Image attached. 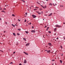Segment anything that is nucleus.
I'll return each mask as SVG.
<instances>
[{
  "instance_id": "f257e3e1",
  "label": "nucleus",
  "mask_w": 65,
  "mask_h": 65,
  "mask_svg": "<svg viewBox=\"0 0 65 65\" xmlns=\"http://www.w3.org/2000/svg\"><path fill=\"white\" fill-rule=\"evenodd\" d=\"M55 27H58V28H60V27H61V26L59 25H56Z\"/></svg>"
},
{
  "instance_id": "f03ea898",
  "label": "nucleus",
  "mask_w": 65,
  "mask_h": 65,
  "mask_svg": "<svg viewBox=\"0 0 65 65\" xmlns=\"http://www.w3.org/2000/svg\"><path fill=\"white\" fill-rule=\"evenodd\" d=\"M32 16L33 17V18H36V16L35 15H32Z\"/></svg>"
},
{
  "instance_id": "7ed1b4c3",
  "label": "nucleus",
  "mask_w": 65,
  "mask_h": 65,
  "mask_svg": "<svg viewBox=\"0 0 65 65\" xmlns=\"http://www.w3.org/2000/svg\"><path fill=\"white\" fill-rule=\"evenodd\" d=\"M27 63V61L26 60H25L24 61V63Z\"/></svg>"
},
{
  "instance_id": "20e7f679",
  "label": "nucleus",
  "mask_w": 65,
  "mask_h": 65,
  "mask_svg": "<svg viewBox=\"0 0 65 65\" xmlns=\"http://www.w3.org/2000/svg\"><path fill=\"white\" fill-rule=\"evenodd\" d=\"M31 32H34V33H35V31L34 30H32L31 31Z\"/></svg>"
},
{
  "instance_id": "39448f33",
  "label": "nucleus",
  "mask_w": 65,
  "mask_h": 65,
  "mask_svg": "<svg viewBox=\"0 0 65 65\" xmlns=\"http://www.w3.org/2000/svg\"><path fill=\"white\" fill-rule=\"evenodd\" d=\"M27 45H29V43H28L27 44H26V46H27Z\"/></svg>"
},
{
  "instance_id": "423d86ee",
  "label": "nucleus",
  "mask_w": 65,
  "mask_h": 65,
  "mask_svg": "<svg viewBox=\"0 0 65 65\" xmlns=\"http://www.w3.org/2000/svg\"><path fill=\"white\" fill-rule=\"evenodd\" d=\"M48 44L50 46H51V45H52V44H51V43H48Z\"/></svg>"
},
{
  "instance_id": "0eeeda50",
  "label": "nucleus",
  "mask_w": 65,
  "mask_h": 65,
  "mask_svg": "<svg viewBox=\"0 0 65 65\" xmlns=\"http://www.w3.org/2000/svg\"><path fill=\"white\" fill-rule=\"evenodd\" d=\"M52 15V13H51L49 15H48V16H51Z\"/></svg>"
},
{
  "instance_id": "6e6552de",
  "label": "nucleus",
  "mask_w": 65,
  "mask_h": 65,
  "mask_svg": "<svg viewBox=\"0 0 65 65\" xmlns=\"http://www.w3.org/2000/svg\"><path fill=\"white\" fill-rule=\"evenodd\" d=\"M13 35H14V36H15V34L14 33H13Z\"/></svg>"
},
{
  "instance_id": "1a4fd4ad",
  "label": "nucleus",
  "mask_w": 65,
  "mask_h": 65,
  "mask_svg": "<svg viewBox=\"0 0 65 65\" xmlns=\"http://www.w3.org/2000/svg\"><path fill=\"white\" fill-rule=\"evenodd\" d=\"M23 39L24 40H25V41H26V38H23Z\"/></svg>"
},
{
  "instance_id": "9d476101",
  "label": "nucleus",
  "mask_w": 65,
  "mask_h": 65,
  "mask_svg": "<svg viewBox=\"0 0 65 65\" xmlns=\"http://www.w3.org/2000/svg\"><path fill=\"white\" fill-rule=\"evenodd\" d=\"M12 16H13V17H15V15H14V14H12Z\"/></svg>"
},
{
  "instance_id": "9b49d317",
  "label": "nucleus",
  "mask_w": 65,
  "mask_h": 65,
  "mask_svg": "<svg viewBox=\"0 0 65 65\" xmlns=\"http://www.w3.org/2000/svg\"><path fill=\"white\" fill-rule=\"evenodd\" d=\"M60 61L61 63H62V61L60 60Z\"/></svg>"
},
{
  "instance_id": "f8f14e48",
  "label": "nucleus",
  "mask_w": 65,
  "mask_h": 65,
  "mask_svg": "<svg viewBox=\"0 0 65 65\" xmlns=\"http://www.w3.org/2000/svg\"><path fill=\"white\" fill-rule=\"evenodd\" d=\"M12 26H13V27H15V25H13V24H12Z\"/></svg>"
},
{
  "instance_id": "ddd939ff",
  "label": "nucleus",
  "mask_w": 65,
  "mask_h": 65,
  "mask_svg": "<svg viewBox=\"0 0 65 65\" xmlns=\"http://www.w3.org/2000/svg\"><path fill=\"white\" fill-rule=\"evenodd\" d=\"M51 52L50 50H49V51H47V52L48 53H49V52Z\"/></svg>"
},
{
  "instance_id": "4468645a",
  "label": "nucleus",
  "mask_w": 65,
  "mask_h": 65,
  "mask_svg": "<svg viewBox=\"0 0 65 65\" xmlns=\"http://www.w3.org/2000/svg\"><path fill=\"white\" fill-rule=\"evenodd\" d=\"M22 1H23V2H24V3H25V1H24L23 0H22Z\"/></svg>"
},
{
  "instance_id": "2eb2a0df",
  "label": "nucleus",
  "mask_w": 65,
  "mask_h": 65,
  "mask_svg": "<svg viewBox=\"0 0 65 65\" xmlns=\"http://www.w3.org/2000/svg\"><path fill=\"white\" fill-rule=\"evenodd\" d=\"M50 5H51V6H52V4L51 3L49 4Z\"/></svg>"
},
{
  "instance_id": "dca6fc26",
  "label": "nucleus",
  "mask_w": 65,
  "mask_h": 65,
  "mask_svg": "<svg viewBox=\"0 0 65 65\" xmlns=\"http://www.w3.org/2000/svg\"><path fill=\"white\" fill-rule=\"evenodd\" d=\"M48 33H51V31H48Z\"/></svg>"
},
{
  "instance_id": "f3484780",
  "label": "nucleus",
  "mask_w": 65,
  "mask_h": 65,
  "mask_svg": "<svg viewBox=\"0 0 65 65\" xmlns=\"http://www.w3.org/2000/svg\"><path fill=\"white\" fill-rule=\"evenodd\" d=\"M18 30H19V31H21V29H18Z\"/></svg>"
},
{
  "instance_id": "a211bd4d",
  "label": "nucleus",
  "mask_w": 65,
  "mask_h": 65,
  "mask_svg": "<svg viewBox=\"0 0 65 65\" xmlns=\"http://www.w3.org/2000/svg\"><path fill=\"white\" fill-rule=\"evenodd\" d=\"M18 42H17V43H16V44H17V45H18Z\"/></svg>"
},
{
  "instance_id": "6ab92c4d",
  "label": "nucleus",
  "mask_w": 65,
  "mask_h": 65,
  "mask_svg": "<svg viewBox=\"0 0 65 65\" xmlns=\"http://www.w3.org/2000/svg\"><path fill=\"white\" fill-rule=\"evenodd\" d=\"M26 32V33H28V31H26V32Z\"/></svg>"
},
{
  "instance_id": "aec40b11",
  "label": "nucleus",
  "mask_w": 65,
  "mask_h": 65,
  "mask_svg": "<svg viewBox=\"0 0 65 65\" xmlns=\"http://www.w3.org/2000/svg\"><path fill=\"white\" fill-rule=\"evenodd\" d=\"M25 54V55H28V54L27 53H26Z\"/></svg>"
},
{
  "instance_id": "412c9836",
  "label": "nucleus",
  "mask_w": 65,
  "mask_h": 65,
  "mask_svg": "<svg viewBox=\"0 0 65 65\" xmlns=\"http://www.w3.org/2000/svg\"><path fill=\"white\" fill-rule=\"evenodd\" d=\"M17 34L18 35H20V34H19V33H17Z\"/></svg>"
},
{
  "instance_id": "4be33fe9",
  "label": "nucleus",
  "mask_w": 65,
  "mask_h": 65,
  "mask_svg": "<svg viewBox=\"0 0 65 65\" xmlns=\"http://www.w3.org/2000/svg\"><path fill=\"white\" fill-rule=\"evenodd\" d=\"M26 21H27L26 20V19H25V20L24 22L25 23V22H26Z\"/></svg>"
},
{
  "instance_id": "5701e85b",
  "label": "nucleus",
  "mask_w": 65,
  "mask_h": 65,
  "mask_svg": "<svg viewBox=\"0 0 65 65\" xmlns=\"http://www.w3.org/2000/svg\"><path fill=\"white\" fill-rule=\"evenodd\" d=\"M2 12H5L4 11H2Z\"/></svg>"
},
{
  "instance_id": "b1692460",
  "label": "nucleus",
  "mask_w": 65,
  "mask_h": 65,
  "mask_svg": "<svg viewBox=\"0 0 65 65\" xmlns=\"http://www.w3.org/2000/svg\"><path fill=\"white\" fill-rule=\"evenodd\" d=\"M4 33H6V31H4Z\"/></svg>"
},
{
  "instance_id": "393cba45",
  "label": "nucleus",
  "mask_w": 65,
  "mask_h": 65,
  "mask_svg": "<svg viewBox=\"0 0 65 65\" xmlns=\"http://www.w3.org/2000/svg\"><path fill=\"white\" fill-rule=\"evenodd\" d=\"M43 4H45V2H43Z\"/></svg>"
},
{
  "instance_id": "a878e982",
  "label": "nucleus",
  "mask_w": 65,
  "mask_h": 65,
  "mask_svg": "<svg viewBox=\"0 0 65 65\" xmlns=\"http://www.w3.org/2000/svg\"><path fill=\"white\" fill-rule=\"evenodd\" d=\"M44 7L45 8H46V6H45Z\"/></svg>"
},
{
  "instance_id": "bb28decb",
  "label": "nucleus",
  "mask_w": 65,
  "mask_h": 65,
  "mask_svg": "<svg viewBox=\"0 0 65 65\" xmlns=\"http://www.w3.org/2000/svg\"><path fill=\"white\" fill-rule=\"evenodd\" d=\"M24 53V54H26V52H23Z\"/></svg>"
},
{
  "instance_id": "cd10ccee",
  "label": "nucleus",
  "mask_w": 65,
  "mask_h": 65,
  "mask_svg": "<svg viewBox=\"0 0 65 65\" xmlns=\"http://www.w3.org/2000/svg\"><path fill=\"white\" fill-rule=\"evenodd\" d=\"M48 28H49V27H48L47 28V29H48Z\"/></svg>"
},
{
  "instance_id": "c85d7f7f",
  "label": "nucleus",
  "mask_w": 65,
  "mask_h": 65,
  "mask_svg": "<svg viewBox=\"0 0 65 65\" xmlns=\"http://www.w3.org/2000/svg\"><path fill=\"white\" fill-rule=\"evenodd\" d=\"M52 61H55V60H52Z\"/></svg>"
},
{
  "instance_id": "c756f323",
  "label": "nucleus",
  "mask_w": 65,
  "mask_h": 65,
  "mask_svg": "<svg viewBox=\"0 0 65 65\" xmlns=\"http://www.w3.org/2000/svg\"><path fill=\"white\" fill-rule=\"evenodd\" d=\"M10 64H13V62H11L10 63Z\"/></svg>"
},
{
  "instance_id": "7c9ffc66",
  "label": "nucleus",
  "mask_w": 65,
  "mask_h": 65,
  "mask_svg": "<svg viewBox=\"0 0 65 65\" xmlns=\"http://www.w3.org/2000/svg\"><path fill=\"white\" fill-rule=\"evenodd\" d=\"M43 7V8H44V7H43H43Z\"/></svg>"
},
{
  "instance_id": "2f4dec72",
  "label": "nucleus",
  "mask_w": 65,
  "mask_h": 65,
  "mask_svg": "<svg viewBox=\"0 0 65 65\" xmlns=\"http://www.w3.org/2000/svg\"><path fill=\"white\" fill-rule=\"evenodd\" d=\"M43 7V8H44V7H43H43Z\"/></svg>"
},
{
  "instance_id": "473e14b6",
  "label": "nucleus",
  "mask_w": 65,
  "mask_h": 65,
  "mask_svg": "<svg viewBox=\"0 0 65 65\" xmlns=\"http://www.w3.org/2000/svg\"><path fill=\"white\" fill-rule=\"evenodd\" d=\"M38 14H41V13H38Z\"/></svg>"
},
{
  "instance_id": "72a5a7b5",
  "label": "nucleus",
  "mask_w": 65,
  "mask_h": 65,
  "mask_svg": "<svg viewBox=\"0 0 65 65\" xmlns=\"http://www.w3.org/2000/svg\"><path fill=\"white\" fill-rule=\"evenodd\" d=\"M57 28H55L54 29V30H56V29Z\"/></svg>"
},
{
  "instance_id": "f704fd0d",
  "label": "nucleus",
  "mask_w": 65,
  "mask_h": 65,
  "mask_svg": "<svg viewBox=\"0 0 65 65\" xmlns=\"http://www.w3.org/2000/svg\"><path fill=\"white\" fill-rule=\"evenodd\" d=\"M15 52H14L13 53V54H15Z\"/></svg>"
},
{
  "instance_id": "c9c22d12",
  "label": "nucleus",
  "mask_w": 65,
  "mask_h": 65,
  "mask_svg": "<svg viewBox=\"0 0 65 65\" xmlns=\"http://www.w3.org/2000/svg\"><path fill=\"white\" fill-rule=\"evenodd\" d=\"M36 12H37V13H39V12L36 11Z\"/></svg>"
},
{
  "instance_id": "e433bc0d",
  "label": "nucleus",
  "mask_w": 65,
  "mask_h": 65,
  "mask_svg": "<svg viewBox=\"0 0 65 65\" xmlns=\"http://www.w3.org/2000/svg\"><path fill=\"white\" fill-rule=\"evenodd\" d=\"M5 24H7V23L6 22H5Z\"/></svg>"
},
{
  "instance_id": "4c0bfd02",
  "label": "nucleus",
  "mask_w": 65,
  "mask_h": 65,
  "mask_svg": "<svg viewBox=\"0 0 65 65\" xmlns=\"http://www.w3.org/2000/svg\"><path fill=\"white\" fill-rule=\"evenodd\" d=\"M35 8H38V7H35Z\"/></svg>"
},
{
  "instance_id": "58836bf2",
  "label": "nucleus",
  "mask_w": 65,
  "mask_h": 65,
  "mask_svg": "<svg viewBox=\"0 0 65 65\" xmlns=\"http://www.w3.org/2000/svg\"><path fill=\"white\" fill-rule=\"evenodd\" d=\"M44 16H47V15L45 14V15H44Z\"/></svg>"
},
{
  "instance_id": "ea45409f",
  "label": "nucleus",
  "mask_w": 65,
  "mask_h": 65,
  "mask_svg": "<svg viewBox=\"0 0 65 65\" xmlns=\"http://www.w3.org/2000/svg\"><path fill=\"white\" fill-rule=\"evenodd\" d=\"M37 9H34V10H36Z\"/></svg>"
},
{
  "instance_id": "a19ab883",
  "label": "nucleus",
  "mask_w": 65,
  "mask_h": 65,
  "mask_svg": "<svg viewBox=\"0 0 65 65\" xmlns=\"http://www.w3.org/2000/svg\"><path fill=\"white\" fill-rule=\"evenodd\" d=\"M47 27V26H45L44 28H46Z\"/></svg>"
},
{
  "instance_id": "79ce46f5",
  "label": "nucleus",
  "mask_w": 65,
  "mask_h": 65,
  "mask_svg": "<svg viewBox=\"0 0 65 65\" xmlns=\"http://www.w3.org/2000/svg\"><path fill=\"white\" fill-rule=\"evenodd\" d=\"M53 5L54 6H55V5L54 4H53Z\"/></svg>"
},
{
  "instance_id": "37998d69",
  "label": "nucleus",
  "mask_w": 65,
  "mask_h": 65,
  "mask_svg": "<svg viewBox=\"0 0 65 65\" xmlns=\"http://www.w3.org/2000/svg\"><path fill=\"white\" fill-rule=\"evenodd\" d=\"M60 6L61 7H63V6Z\"/></svg>"
},
{
  "instance_id": "c03bdc74",
  "label": "nucleus",
  "mask_w": 65,
  "mask_h": 65,
  "mask_svg": "<svg viewBox=\"0 0 65 65\" xmlns=\"http://www.w3.org/2000/svg\"><path fill=\"white\" fill-rule=\"evenodd\" d=\"M18 20L19 21V22H20V20H19V19H18Z\"/></svg>"
},
{
  "instance_id": "a18cd8bd",
  "label": "nucleus",
  "mask_w": 65,
  "mask_h": 65,
  "mask_svg": "<svg viewBox=\"0 0 65 65\" xmlns=\"http://www.w3.org/2000/svg\"><path fill=\"white\" fill-rule=\"evenodd\" d=\"M2 8H0V10H2Z\"/></svg>"
},
{
  "instance_id": "49530a36",
  "label": "nucleus",
  "mask_w": 65,
  "mask_h": 65,
  "mask_svg": "<svg viewBox=\"0 0 65 65\" xmlns=\"http://www.w3.org/2000/svg\"><path fill=\"white\" fill-rule=\"evenodd\" d=\"M45 51H46V52H47V50H45Z\"/></svg>"
},
{
  "instance_id": "de8ad7c7",
  "label": "nucleus",
  "mask_w": 65,
  "mask_h": 65,
  "mask_svg": "<svg viewBox=\"0 0 65 65\" xmlns=\"http://www.w3.org/2000/svg\"><path fill=\"white\" fill-rule=\"evenodd\" d=\"M2 20V19L1 18H0V20L1 21V20Z\"/></svg>"
},
{
  "instance_id": "09e8293b",
  "label": "nucleus",
  "mask_w": 65,
  "mask_h": 65,
  "mask_svg": "<svg viewBox=\"0 0 65 65\" xmlns=\"http://www.w3.org/2000/svg\"><path fill=\"white\" fill-rule=\"evenodd\" d=\"M25 14H26V15H27V13H25Z\"/></svg>"
},
{
  "instance_id": "8fccbe9b",
  "label": "nucleus",
  "mask_w": 65,
  "mask_h": 65,
  "mask_svg": "<svg viewBox=\"0 0 65 65\" xmlns=\"http://www.w3.org/2000/svg\"><path fill=\"white\" fill-rule=\"evenodd\" d=\"M59 38H58V37L57 38H56V39H58Z\"/></svg>"
},
{
  "instance_id": "3c124183",
  "label": "nucleus",
  "mask_w": 65,
  "mask_h": 65,
  "mask_svg": "<svg viewBox=\"0 0 65 65\" xmlns=\"http://www.w3.org/2000/svg\"><path fill=\"white\" fill-rule=\"evenodd\" d=\"M32 28H33H33H34V27H33V26H32Z\"/></svg>"
},
{
  "instance_id": "603ef678",
  "label": "nucleus",
  "mask_w": 65,
  "mask_h": 65,
  "mask_svg": "<svg viewBox=\"0 0 65 65\" xmlns=\"http://www.w3.org/2000/svg\"><path fill=\"white\" fill-rule=\"evenodd\" d=\"M15 26H18V25H16V24H15Z\"/></svg>"
},
{
  "instance_id": "864d4df0",
  "label": "nucleus",
  "mask_w": 65,
  "mask_h": 65,
  "mask_svg": "<svg viewBox=\"0 0 65 65\" xmlns=\"http://www.w3.org/2000/svg\"><path fill=\"white\" fill-rule=\"evenodd\" d=\"M41 6L42 7H43V6H42V5H41Z\"/></svg>"
},
{
  "instance_id": "5fc2aeb1",
  "label": "nucleus",
  "mask_w": 65,
  "mask_h": 65,
  "mask_svg": "<svg viewBox=\"0 0 65 65\" xmlns=\"http://www.w3.org/2000/svg\"><path fill=\"white\" fill-rule=\"evenodd\" d=\"M37 3L38 4H40V3H38V2H37Z\"/></svg>"
},
{
  "instance_id": "6e6d98bb",
  "label": "nucleus",
  "mask_w": 65,
  "mask_h": 65,
  "mask_svg": "<svg viewBox=\"0 0 65 65\" xmlns=\"http://www.w3.org/2000/svg\"><path fill=\"white\" fill-rule=\"evenodd\" d=\"M4 9L5 10H6V9H5V8H4Z\"/></svg>"
},
{
  "instance_id": "4d7b16f0",
  "label": "nucleus",
  "mask_w": 65,
  "mask_h": 65,
  "mask_svg": "<svg viewBox=\"0 0 65 65\" xmlns=\"http://www.w3.org/2000/svg\"><path fill=\"white\" fill-rule=\"evenodd\" d=\"M19 65H22V64H19Z\"/></svg>"
},
{
  "instance_id": "13d9d810",
  "label": "nucleus",
  "mask_w": 65,
  "mask_h": 65,
  "mask_svg": "<svg viewBox=\"0 0 65 65\" xmlns=\"http://www.w3.org/2000/svg\"><path fill=\"white\" fill-rule=\"evenodd\" d=\"M63 38L64 39H65V37H63Z\"/></svg>"
},
{
  "instance_id": "bf43d9fd",
  "label": "nucleus",
  "mask_w": 65,
  "mask_h": 65,
  "mask_svg": "<svg viewBox=\"0 0 65 65\" xmlns=\"http://www.w3.org/2000/svg\"><path fill=\"white\" fill-rule=\"evenodd\" d=\"M48 30V29H47L46 30V31H47Z\"/></svg>"
},
{
  "instance_id": "052dcab7",
  "label": "nucleus",
  "mask_w": 65,
  "mask_h": 65,
  "mask_svg": "<svg viewBox=\"0 0 65 65\" xmlns=\"http://www.w3.org/2000/svg\"><path fill=\"white\" fill-rule=\"evenodd\" d=\"M30 25H31V23H30Z\"/></svg>"
},
{
  "instance_id": "680f3d73",
  "label": "nucleus",
  "mask_w": 65,
  "mask_h": 65,
  "mask_svg": "<svg viewBox=\"0 0 65 65\" xmlns=\"http://www.w3.org/2000/svg\"><path fill=\"white\" fill-rule=\"evenodd\" d=\"M61 48H62V46H61Z\"/></svg>"
},
{
  "instance_id": "e2e57ef3",
  "label": "nucleus",
  "mask_w": 65,
  "mask_h": 65,
  "mask_svg": "<svg viewBox=\"0 0 65 65\" xmlns=\"http://www.w3.org/2000/svg\"><path fill=\"white\" fill-rule=\"evenodd\" d=\"M41 13H43V12L42 11Z\"/></svg>"
},
{
  "instance_id": "0e129e2a",
  "label": "nucleus",
  "mask_w": 65,
  "mask_h": 65,
  "mask_svg": "<svg viewBox=\"0 0 65 65\" xmlns=\"http://www.w3.org/2000/svg\"><path fill=\"white\" fill-rule=\"evenodd\" d=\"M44 19H43V21H44Z\"/></svg>"
},
{
  "instance_id": "69168bd1",
  "label": "nucleus",
  "mask_w": 65,
  "mask_h": 65,
  "mask_svg": "<svg viewBox=\"0 0 65 65\" xmlns=\"http://www.w3.org/2000/svg\"><path fill=\"white\" fill-rule=\"evenodd\" d=\"M65 23H63V24H65Z\"/></svg>"
},
{
  "instance_id": "338daca9",
  "label": "nucleus",
  "mask_w": 65,
  "mask_h": 65,
  "mask_svg": "<svg viewBox=\"0 0 65 65\" xmlns=\"http://www.w3.org/2000/svg\"><path fill=\"white\" fill-rule=\"evenodd\" d=\"M55 5H57V4H55Z\"/></svg>"
},
{
  "instance_id": "774afa93",
  "label": "nucleus",
  "mask_w": 65,
  "mask_h": 65,
  "mask_svg": "<svg viewBox=\"0 0 65 65\" xmlns=\"http://www.w3.org/2000/svg\"><path fill=\"white\" fill-rule=\"evenodd\" d=\"M52 65H54V63H52Z\"/></svg>"
}]
</instances>
